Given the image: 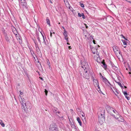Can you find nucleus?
Segmentation results:
<instances>
[{"label": "nucleus", "instance_id": "obj_33", "mask_svg": "<svg viewBox=\"0 0 131 131\" xmlns=\"http://www.w3.org/2000/svg\"><path fill=\"white\" fill-rule=\"evenodd\" d=\"M45 94H46V95H47V93H48V91H47V90L46 89H45Z\"/></svg>", "mask_w": 131, "mask_h": 131}, {"label": "nucleus", "instance_id": "obj_37", "mask_svg": "<svg viewBox=\"0 0 131 131\" xmlns=\"http://www.w3.org/2000/svg\"><path fill=\"white\" fill-rule=\"evenodd\" d=\"M101 78H102L103 81L105 79H106V78H105L103 76H102V77Z\"/></svg>", "mask_w": 131, "mask_h": 131}, {"label": "nucleus", "instance_id": "obj_22", "mask_svg": "<svg viewBox=\"0 0 131 131\" xmlns=\"http://www.w3.org/2000/svg\"><path fill=\"white\" fill-rule=\"evenodd\" d=\"M41 35L43 37V42L45 44H46V41H45V39H46V37H45H45H44V36L42 34H41Z\"/></svg>", "mask_w": 131, "mask_h": 131}, {"label": "nucleus", "instance_id": "obj_11", "mask_svg": "<svg viewBox=\"0 0 131 131\" xmlns=\"http://www.w3.org/2000/svg\"><path fill=\"white\" fill-rule=\"evenodd\" d=\"M15 36L17 39V40H18V39L19 40V41L20 43H21L22 42V41L21 39V37L18 34H17V35H15Z\"/></svg>", "mask_w": 131, "mask_h": 131}, {"label": "nucleus", "instance_id": "obj_15", "mask_svg": "<svg viewBox=\"0 0 131 131\" xmlns=\"http://www.w3.org/2000/svg\"><path fill=\"white\" fill-rule=\"evenodd\" d=\"M77 120L78 121V123H79L80 125L81 126H82V123L79 117H78L77 118Z\"/></svg>", "mask_w": 131, "mask_h": 131}, {"label": "nucleus", "instance_id": "obj_18", "mask_svg": "<svg viewBox=\"0 0 131 131\" xmlns=\"http://www.w3.org/2000/svg\"><path fill=\"white\" fill-rule=\"evenodd\" d=\"M63 35L64 36H67V31L64 29V32L63 33Z\"/></svg>", "mask_w": 131, "mask_h": 131}, {"label": "nucleus", "instance_id": "obj_64", "mask_svg": "<svg viewBox=\"0 0 131 131\" xmlns=\"http://www.w3.org/2000/svg\"><path fill=\"white\" fill-rule=\"evenodd\" d=\"M60 24V23H59V24Z\"/></svg>", "mask_w": 131, "mask_h": 131}, {"label": "nucleus", "instance_id": "obj_5", "mask_svg": "<svg viewBox=\"0 0 131 131\" xmlns=\"http://www.w3.org/2000/svg\"><path fill=\"white\" fill-rule=\"evenodd\" d=\"M93 84L95 86V87H97L98 88V90L99 91V89L100 90V88L99 85V83L98 81L96 79H94L93 80Z\"/></svg>", "mask_w": 131, "mask_h": 131}, {"label": "nucleus", "instance_id": "obj_52", "mask_svg": "<svg viewBox=\"0 0 131 131\" xmlns=\"http://www.w3.org/2000/svg\"><path fill=\"white\" fill-rule=\"evenodd\" d=\"M40 79L42 80H43V79L42 78H41Z\"/></svg>", "mask_w": 131, "mask_h": 131}, {"label": "nucleus", "instance_id": "obj_24", "mask_svg": "<svg viewBox=\"0 0 131 131\" xmlns=\"http://www.w3.org/2000/svg\"><path fill=\"white\" fill-rule=\"evenodd\" d=\"M15 30H14V31H13V32L14 34H15V35H17V34H18V33L17 32V30H16V29L15 28L14 29Z\"/></svg>", "mask_w": 131, "mask_h": 131}, {"label": "nucleus", "instance_id": "obj_54", "mask_svg": "<svg viewBox=\"0 0 131 131\" xmlns=\"http://www.w3.org/2000/svg\"><path fill=\"white\" fill-rule=\"evenodd\" d=\"M129 74H131V72H129Z\"/></svg>", "mask_w": 131, "mask_h": 131}, {"label": "nucleus", "instance_id": "obj_19", "mask_svg": "<svg viewBox=\"0 0 131 131\" xmlns=\"http://www.w3.org/2000/svg\"><path fill=\"white\" fill-rule=\"evenodd\" d=\"M21 4L23 5V7H26V6L27 5V4L25 2H24L23 3H21Z\"/></svg>", "mask_w": 131, "mask_h": 131}, {"label": "nucleus", "instance_id": "obj_38", "mask_svg": "<svg viewBox=\"0 0 131 131\" xmlns=\"http://www.w3.org/2000/svg\"><path fill=\"white\" fill-rule=\"evenodd\" d=\"M111 65L112 66V68L113 67V66H115L113 63H111Z\"/></svg>", "mask_w": 131, "mask_h": 131}, {"label": "nucleus", "instance_id": "obj_3", "mask_svg": "<svg viewBox=\"0 0 131 131\" xmlns=\"http://www.w3.org/2000/svg\"><path fill=\"white\" fill-rule=\"evenodd\" d=\"M80 73L81 76H82L83 78L87 79L89 78V76L88 70H84L81 72H80Z\"/></svg>", "mask_w": 131, "mask_h": 131}, {"label": "nucleus", "instance_id": "obj_40", "mask_svg": "<svg viewBox=\"0 0 131 131\" xmlns=\"http://www.w3.org/2000/svg\"><path fill=\"white\" fill-rule=\"evenodd\" d=\"M20 95H22L23 94V92H21V91H20Z\"/></svg>", "mask_w": 131, "mask_h": 131}, {"label": "nucleus", "instance_id": "obj_42", "mask_svg": "<svg viewBox=\"0 0 131 131\" xmlns=\"http://www.w3.org/2000/svg\"><path fill=\"white\" fill-rule=\"evenodd\" d=\"M37 39L38 41L40 42V40L39 37H38L37 38Z\"/></svg>", "mask_w": 131, "mask_h": 131}, {"label": "nucleus", "instance_id": "obj_50", "mask_svg": "<svg viewBox=\"0 0 131 131\" xmlns=\"http://www.w3.org/2000/svg\"><path fill=\"white\" fill-rule=\"evenodd\" d=\"M34 43H35V45H36V42L35 41H34Z\"/></svg>", "mask_w": 131, "mask_h": 131}, {"label": "nucleus", "instance_id": "obj_14", "mask_svg": "<svg viewBox=\"0 0 131 131\" xmlns=\"http://www.w3.org/2000/svg\"><path fill=\"white\" fill-rule=\"evenodd\" d=\"M64 2L66 5V6L67 7H70V5L69 4V3L68 2V0H64Z\"/></svg>", "mask_w": 131, "mask_h": 131}, {"label": "nucleus", "instance_id": "obj_41", "mask_svg": "<svg viewBox=\"0 0 131 131\" xmlns=\"http://www.w3.org/2000/svg\"><path fill=\"white\" fill-rule=\"evenodd\" d=\"M116 92L117 93H114V94H115V95L116 96L118 94V92L116 91Z\"/></svg>", "mask_w": 131, "mask_h": 131}, {"label": "nucleus", "instance_id": "obj_28", "mask_svg": "<svg viewBox=\"0 0 131 131\" xmlns=\"http://www.w3.org/2000/svg\"><path fill=\"white\" fill-rule=\"evenodd\" d=\"M82 16V18H83V19L85 18V16L84 15V14L83 13H82L81 16Z\"/></svg>", "mask_w": 131, "mask_h": 131}, {"label": "nucleus", "instance_id": "obj_62", "mask_svg": "<svg viewBox=\"0 0 131 131\" xmlns=\"http://www.w3.org/2000/svg\"><path fill=\"white\" fill-rule=\"evenodd\" d=\"M95 49L94 48H93L92 49V50H93V49Z\"/></svg>", "mask_w": 131, "mask_h": 131}, {"label": "nucleus", "instance_id": "obj_4", "mask_svg": "<svg viewBox=\"0 0 131 131\" xmlns=\"http://www.w3.org/2000/svg\"><path fill=\"white\" fill-rule=\"evenodd\" d=\"M50 131H58L57 129L55 124H51L50 125L49 128Z\"/></svg>", "mask_w": 131, "mask_h": 131}, {"label": "nucleus", "instance_id": "obj_49", "mask_svg": "<svg viewBox=\"0 0 131 131\" xmlns=\"http://www.w3.org/2000/svg\"><path fill=\"white\" fill-rule=\"evenodd\" d=\"M69 49H70L71 48V46H69Z\"/></svg>", "mask_w": 131, "mask_h": 131}, {"label": "nucleus", "instance_id": "obj_56", "mask_svg": "<svg viewBox=\"0 0 131 131\" xmlns=\"http://www.w3.org/2000/svg\"><path fill=\"white\" fill-rule=\"evenodd\" d=\"M124 87L125 88H127V87L125 86Z\"/></svg>", "mask_w": 131, "mask_h": 131}, {"label": "nucleus", "instance_id": "obj_31", "mask_svg": "<svg viewBox=\"0 0 131 131\" xmlns=\"http://www.w3.org/2000/svg\"><path fill=\"white\" fill-rule=\"evenodd\" d=\"M64 39L67 40V42L68 41V38L67 37V36H64Z\"/></svg>", "mask_w": 131, "mask_h": 131}, {"label": "nucleus", "instance_id": "obj_8", "mask_svg": "<svg viewBox=\"0 0 131 131\" xmlns=\"http://www.w3.org/2000/svg\"><path fill=\"white\" fill-rule=\"evenodd\" d=\"M28 104L25 103L23 104H22V108L23 109L24 111H26L27 109H28Z\"/></svg>", "mask_w": 131, "mask_h": 131}, {"label": "nucleus", "instance_id": "obj_57", "mask_svg": "<svg viewBox=\"0 0 131 131\" xmlns=\"http://www.w3.org/2000/svg\"><path fill=\"white\" fill-rule=\"evenodd\" d=\"M67 44H68V45H70V44L69 43H67Z\"/></svg>", "mask_w": 131, "mask_h": 131}, {"label": "nucleus", "instance_id": "obj_1", "mask_svg": "<svg viewBox=\"0 0 131 131\" xmlns=\"http://www.w3.org/2000/svg\"><path fill=\"white\" fill-rule=\"evenodd\" d=\"M81 65L82 71L84 70H88L89 68V66L88 62L85 61L82 62L81 63Z\"/></svg>", "mask_w": 131, "mask_h": 131}, {"label": "nucleus", "instance_id": "obj_25", "mask_svg": "<svg viewBox=\"0 0 131 131\" xmlns=\"http://www.w3.org/2000/svg\"><path fill=\"white\" fill-rule=\"evenodd\" d=\"M112 69L115 71H117L118 70V68L115 66H113V67L112 68Z\"/></svg>", "mask_w": 131, "mask_h": 131}, {"label": "nucleus", "instance_id": "obj_46", "mask_svg": "<svg viewBox=\"0 0 131 131\" xmlns=\"http://www.w3.org/2000/svg\"><path fill=\"white\" fill-rule=\"evenodd\" d=\"M84 25L85 26L86 28H88V26H86V25L85 24Z\"/></svg>", "mask_w": 131, "mask_h": 131}, {"label": "nucleus", "instance_id": "obj_16", "mask_svg": "<svg viewBox=\"0 0 131 131\" xmlns=\"http://www.w3.org/2000/svg\"><path fill=\"white\" fill-rule=\"evenodd\" d=\"M0 124L2 127H5V124L2 120H0Z\"/></svg>", "mask_w": 131, "mask_h": 131}, {"label": "nucleus", "instance_id": "obj_61", "mask_svg": "<svg viewBox=\"0 0 131 131\" xmlns=\"http://www.w3.org/2000/svg\"><path fill=\"white\" fill-rule=\"evenodd\" d=\"M125 40H127V39H126V38H125Z\"/></svg>", "mask_w": 131, "mask_h": 131}, {"label": "nucleus", "instance_id": "obj_59", "mask_svg": "<svg viewBox=\"0 0 131 131\" xmlns=\"http://www.w3.org/2000/svg\"><path fill=\"white\" fill-rule=\"evenodd\" d=\"M50 2L51 3H52V2H51V1H50Z\"/></svg>", "mask_w": 131, "mask_h": 131}, {"label": "nucleus", "instance_id": "obj_10", "mask_svg": "<svg viewBox=\"0 0 131 131\" xmlns=\"http://www.w3.org/2000/svg\"><path fill=\"white\" fill-rule=\"evenodd\" d=\"M113 50L115 53H117L118 52L120 54V52L119 51V49L118 47L115 46H114L113 48Z\"/></svg>", "mask_w": 131, "mask_h": 131}, {"label": "nucleus", "instance_id": "obj_27", "mask_svg": "<svg viewBox=\"0 0 131 131\" xmlns=\"http://www.w3.org/2000/svg\"><path fill=\"white\" fill-rule=\"evenodd\" d=\"M123 92L125 96L128 95V94L127 93L126 91H123Z\"/></svg>", "mask_w": 131, "mask_h": 131}, {"label": "nucleus", "instance_id": "obj_20", "mask_svg": "<svg viewBox=\"0 0 131 131\" xmlns=\"http://www.w3.org/2000/svg\"><path fill=\"white\" fill-rule=\"evenodd\" d=\"M47 23L49 25V26H50V23L49 20L48 19V18H47L46 19Z\"/></svg>", "mask_w": 131, "mask_h": 131}, {"label": "nucleus", "instance_id": "obj_48", "mask_svg": "<svg viewBox=\"0 0 131 131\" xmlns=\"http://www.w3.org/2000/svg\"><path fill=\"white\" fill-rule=\"evenodd\" d=\"M100 76H101V77H102V74H101V73H100Z\"/></svg>", "mask_w": 131, "mask_h": 131}, {"label": "nucleus", "instance_id": "obj_39", "mask_svg": "<svg viewBox=\"0 0 131 131\" xmlns=\"http://www.w3.org/2000/svg\"><path fill=\"white\" fill-rule=\"evenodd\" d=\"M52 33L51 32H50V37H51L52 36Z\"/></svg>", "mask_w": 131, "mask_h": 131}, {"label": "nucleus", "instance_id": "obj_51", "mask_svg": "<svg viewBox=\"0 0 131 131\" xmlns=\"http://www.w3.org/2000/svg\"><path fill=\"white\" fill-rule=\"evenodd\" d=\"M34 43H35V45H36V42L35 41H34Z\"/></svg>", "mask_w": 131, "mask_h": 131}, {"label": "nucleus", "instance_id": "obj_2", "mask_svg": "<svg viewBox=\"0 0 131 131\" xmlns=\"http://www.w3.org/2000/svg\"><path fill=\"white\" fill-rule=\"evenodd\" d=\"M109 110V113L113 117L115 116L116 115L119 114L112 107H110Z\"/></svg>", "mask_w": 131, "mask_h": 131}, {"label": "nucleus", "instance_id": "obj_32", "mask_svg": "<svg viewBox=\"0 0 131 131\" xmlns=\"http://www.w3.org/2000/svg\"><path fill=\"white\" fill-rule=\"evenodd\" d=\"M117 83L121 87H123V86H122V84L121 83L119 82H117Z\"/></svg>", "mask_w": 131, "mask_h": 131}, {"label": "nucleus", "instance_id": "obj_29", "mask_svg": "<svg viewBox=\"0 0 131 131\" xmlns=\"http://www.w3.org/2000/svg\"><path fill=\"white\" fill-rule=\"evenodd\" d=\"M102 64H103V65L104 66H103V67L105 68H107L106 65L104 63H103Z\"/></svg>", "mask_w": 131, "mask_h": 131}, {"label": "nucleus", "instance_id": "obj_26", "mask_svg": "<svg viewBox=\"0 0 131 131\" xmlns=\"http://www.w3.org/2000/svg\"><path fill=\"white\" fill-rule=\"evenodd\" d=\"M99 116H100L101 117H104V112H103V113L101 114H100V115H99Z\"/></svg>", "mask_w": 131, "mask_h": 131}, {"label": "nucleus", "instance_id": "obj_34", "mask_svg": "<svg viewBox=\"0 0 131 131\" xmlns=\"http://www.w3.org/2000/svg\"><path fill=\"white\" fill-rule=\"evenodd\" d=\"M39 30L40 32L41 33V34H42V30L41 28H39Z\"/></svg>", "mask_w": 131, "mask_h": 131}, {"label": "nucleus", "instance_id": "obj_47", "mask_svg": "<svg viewBox=\"0 0 131 131\" xmlns=\"http://www.w3.org/2000/svg\"><path fill=\"white\" fill-rule=\"evenodd\" d=\"M50 62L48 63V65L50 66Z\"/></svg>", "mask_w": 131, "mask_h": 131}, {"label": "nucleus", "instance_id": "obj_13", "mask_svg": "<svg viewBox=\"0 0 131 131\" xmlns=\"http://www.w3.org/2000/svg\"><path fill=\"white\" fill-rule=\"evenodd\" d=\"M103 81L107 85L109 86L111 85L110 83L106 79L104 80Z\"/></svg>", "mask_w": 131, "mask_h": 131}, {"label": "nucleus", "instance_id": "obj_21", "mask_svg": "<svg viewBox=\"0 0 131 131\" xmlns=\"http://www.w3.org/2000/svg\"><path fill=\"white\" fill-rule=\"evenodd\" d=\"M122 41L123 42V45H125V46L127 45V42L126 41L123 40H122Z\"/></svg>", "mask_w": 131, "mask_h": 131}, {"label": "nucleus", "instance_id": "obj_63", "mask_svg": "<svg viewBox=\"0 0 131 131\" xmlns=\"http://www.w3.org/2000/svg\"><path fill=\"white\" fill-rule=\"evenodd\" d=\"M53 34H54L55 33L54 32H53Z\"/></svg>", "mask_w": 131, "mask_h": 131}, {"label": "nucleus", "instance_id": "obj_9", "mask_svg": "<svg viewBox=\"0 0 131 131\" xmlns=\"http://www.w3.org/2000/svg\"><path fill=\"white\" fill-rule=\"evenodd\" d=\"M19 96L21 99V100H20V101L21 105L25 103H27L28 102V101H27L26 102L25 100L24 99H22V98H21V96L20 95Z\"/></svg>", "mask_w": 131, "mask_h": 131}, {"label": "nucleus", "instance_id": "obj_12", "mask_svg": "<svg viewBox=\"0 0 131 131\" xmlns=\"http://www.w3.org/2000/svg\"><path fill=\"white\" fill-rule=\"evenodd\" d=\"M94 58L95 60L97 62L99 61L98 60L100 59L99 55L98 54H96L94 56Z\"/></svg>", "mask_w": 131, "mask_h": 131}, {"label": "nucleus", "instance_id": "obj_23", "mask_svg": "<svg viewBox=\"0 0 131 131\" xmlns=\"http://www.w3.org/2000/svg\"><path fill=\"white\" fill-rule=\"evenodd\" d=\"M81 115L82 116V119L83 120H84L85 121L86 120V118L84 114H82Z\"/></svg>", "mask_w": 131, "mask_h": 131}, {"label": "nucleus", "instance_id": "obj_58", "mask_svg": "<svg viewBox=\"0 0 131 131\" xmlns=\"http://www.w3.org/2000/svg\"><path fill=\"white\" fill-rule=\"evenodd\" d=\"M126 46H124V48H125L126 47Z\"/></svg>", "mask_w": 131, "mask_h": 131}, {"label": "nucleus", "instance_id": "obj_30", "mask_svg": "<svg viewBox=\"0 0 131 131\" xmlns=\"http://www.w3.org/2000/svg\"><path fill=\"white\" fill-rule=\"evenodd\" d=\"M80 4L81 5V6L82 7H84V6L83 4L81 3H80Z\"/></svg>", "mask_w": 131, "mask_h": 131}, {"label": "nucleus", "instance_id": "obj_53", "mask_svg": "<svg viewBox=\"0 0 131 131\" xmlns=\"http://www.w3.org/2000/svg\"><path fill=\"white\" fill-rule=\"evenodd\" d=\"M62 28L64 29H64H65L64 27H62Z\"/></svg>", "mask_w": 131, "mask_h": 131}, {"label": "nucleus", "instance_id": "obj_55", "mask_svg": "<svg viewBox=\"0 0 131 131\" xmlns=\"http://www.w3.org/2000/svg\"><path fill=\"white\" fill-rule=\"evenodd\" d=\"M69 122H71V121H70V119L69 118Z\"/></svg>", "mask_w": 131, "mask_h": 131}, {"label": "nucleus", "instance_id": "obj_17", "mask_svg": "<svg viewBox=\"0 0 131 131\" xmlns=\"http://www.w3.org/2000/svg\"><path fill=\"white\" fill-rule=\"evenodd\" d=\"M69 123L70 124L71 126V127L72 128H75L76 127L75 125L73 123H72L71 122H70Z\"/></svg>", "mask_w": 131, "mask_h": 131}, {"label": "nucleus", "instance_id": "obj_60", "mask_svg": "<svg viewBox=\"0 0 131 131\" xmlns=\"http://www.w3.org/2000/svg\"><path fill=\"white\" fill-rule=\"evenodd\" d=\"M93 52V53L94 54H95V52Z\"/></svg>", "mask_w": 131, "mask_h": 131}, {"label": "nucleus", "instance_id": "obj_45", "mask_svg": "<svg viewBox=\"0 0 131 131\" xmlns=\"http://www.w3.org/2000/svg\"><path fill=\"white\" fill-rule=\"evenodd\" d=\"M6 40L7 41H9V39H8V38H6Z\"/></svg>", "mask_w": 131, "mask_h": 131}, {"label": "nucleus", "instance_id": "obj_43", "mask_svg": "<svg viewBox=\"0 0 131 131\" xmlns=\"http://www.w3.org/2000/svg\"><path fill=\"white\" fill-rule=\"evenodd\" d=\"M121 36H122V37L124 39H125V38L124 36L123 35H121Z\"/></svg>", "mask_w": 131, "mask_h": 131}, {"label": "nucleus", "instance_id": "obj_6", "mask_svg": "<svg viewBox=\"0 0 131 131\" xmlns=\"http://www.w3.org/2000/svg\"><path fill=\"white\" fill-rule=\"evenodd\" d=\"M114 117L116 119H117L119 121L123 122L124 121L123 118L121 116H119L118 114L116 115Z\"/></svg>", "mask_w": 131, "mask_h": 131}, {"label": "nucleus", "instance_id": "obj_35", "mask_svg": "<svg viewBox=\"0 0 131 131\" xmlns=\"http://www.w3.org/2000/svg\"><path fill=\"white\" fill-rule=\"evenodd\" d=\"M78 15L79 17H81L82 14H81L80 13H78Z\"/></svg>", "mask_w": 131, "mask_h": 131}, {"label": "nucleus", "instance_id": "obj_7", "mask_svg": "<svg viewBox=\"0 0 131 131\" xmlns=\"http://www.w3.org/2000/svg\"><path fill=\"white\" fill-rule=\"evenodd\" d=\"M98 119L99 122L101 125H102L104 122V117H101L100 116H98Z\"/></svg>", "mask_w": 131, "mask_h": 131}, {"label": "nucleus", "instance_id": "obj_36", "mask_svg": "<svg viewBox=\"0 0 131 131\" xmlns=\"http://www.w3.org/2000/svg\"><path fill=\"white\" fill-rule=\"evenodd\" d=\"M126 98L128 100H129L130 99V97H128L127 96V95H126L125 96Z\"/></svg>", "mask_w": 131, "mask_h": 131}, {"label": "nucleus", "instance_id": "obj_44", "mask_svg": "<svg viewBox=\"0 0 131 131\" xmlns=\"http://www.w3.org/2000/svg\"><path fill=\"white\" fill-rule=\"evenodd\" d=\"M93 42L94 43V44H95V41L94 40H93Z\"/></svg>", "mask_w": 131, "mask_h": 131}]
</instances>
